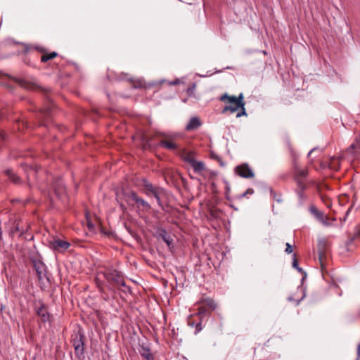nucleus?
<instances>
[{
	"label": "nucleus",
	"mask_w": 360,
	"mask_h": 360,
	"mask_svg": "<svg viewBox=\"0 0 360 360\" xmlns=\"http://www.w3.org/2000/svg\"><path fill=\"white\" fill-rule=\"evenodd\" d=\"M245 193L248 195H251V194H253L254 193V190L252 188H248L247 189V191H245Z\"/></svg>",
	"instance_id": "56"
},
{
	"label": "nucleus",
	"mask_w": 360,
	"mask_h": 360,
	"mask_svg": "<svg viewBox=\"0 0 360 360\" xmlns=\"http://www.w3.org/2000/svg\"><path fill=\"white\" fill-rule=\"evenodd\" d=\"M324 204L326 205L327 207L330 208L332 206V202L330 200L329 201H326Z\"/></svg>",
	"instance_id": "54"
},
{
	"label": "nucleus",
	"mask_w": 360,
	"mask_h": 360,
	"mask_svg": "<svg viewBox=\"0 0 360 360\" xmlns=\"http://www.w3.org/2000/svg\"><path fill=\"white\" fill-rule=\"evenodd\" d=\"M178 175H181V173L178 172L173 173L170 177V181L175 188L178 191H181V180Z\"/></svg>",
	"instance_id": "23"
},
{
	"label": "nucleus",
	"mask_w": 360,
	"mask_h": 360,
	"mask_svg": "<svg viewBox=\"0 0 360 360\" xmlns=\"http://www.w3.org/2000/svg\"><path fill=\"white\" fill-rule=\"evenodd\" d=\"M46 279L48 282H50V278L47 275H46Z\"/></svg>",
	"instance_id": "64"
},
{
	"label": "nucleus",
	"mask_w": 360,
	"mask_h": 360,
	"mask_svg": "<svg viewBox=\"0 0 360 360\" xmlns=\"http://www.w3.org/2000/svg\"><path fill=\"white\" fill-rule=\"evenodd\" d=\"M226 183V188H225V192H227V193H230V186L228 184V182L225 181Z\"/></svg>",
	"instance_id": "51"
},
{
	"label": "nucleus",
	"mask_w": 360,
	"mask_h": 360,
	"mask_svg": "<svg viewBox=\"0 0 360 360\" xmlns=\"http://www.w3.org/2000/svg\"><path fill=\"white\" fill-rule=\"evenodd\" d=\"M229 206L233 208L234 210H238V208L233 204V203H230L229 204Z\"/></svg>",
	"instance_id": "61"
},
{
	"label": "nucleus",
	"mask_w": 360,
	"mask_h": 360,
	"mask_svg": "<svg viewBox=\"0 0 360 360\" xmlns=\"http://www.w3.org/2000/svg\"><path fill=\"white\" fill-rule=\"evenodd\" d=\"M41 168V166H38L37 165L34 166V170L36 172H38Z\"/></svg>",
	"instance_id": "60"
},
{
	"label": "nucleus",
	"mask_w": 360,
	"mask_h": 360,
	"mask_svg": "<svg viewBox=\"0 0 360 360\" xmlns=\"http://www.w3.org/2000/svg\"><path fill=\"white\" fill-rule=\"evenodd\" d=\"M10 78H11L13 80H14L18 85L22 86L24 89H28V90H32V91H43V88L38 86L35 83L31 82L30 81L25 80L24 79H20L16 77H13L10 75H8Z\"/></svg>",
	"instance_id": "12"
},
{
	"label": "nucleus",
	"mask_w": 360,
	"mask_h": 360,
	"mask_svg": "<svg viewBox=\"0 0 360 360\" xmlns=\"http://www.w3.org/2000/svg\"><path fill=\"white\" fill-rule=\"evenodd\" d=\"M180 82H181L180 79L176 78V79H174L173 81L169 82V85H177V84H180Z\"/></svg>",
	"instance_id": "48"
},
{
	"label": "nucleus",
	"mask_w": 360,
	"mask_h": 360,
	"mask_svg": "<svg viewBox=\"0 0 360 360\" xmlns=\"http://www.w3.org/2000/svg\"><path fill=\"white\" fill-rule=\"evenodd\" d=\"M188 152L186 151V150L185 148H182V149H180L178 152H177V155H179L181 159L183 160V158L184 155H186V153Z\"/></svg>",
	"instance_id": "40"
},
{
	"label": "nucleus",
	"mask_w": 360,
	"mask_h": 360,
	"mask_svg": "<svg viewBox=\"0 0 360 360\" xmlns=\"http://www.w3.org/2000/svg\"><path fill=\"white\" fill-rule=\"evenodd\" d=\"M153 139V136H148L146 134L141 133L140 134V141L141 143L150 141Z\"/></svg>",
	"instance_id": "34"
},
{
	"label": "nucleus",
	"mask_w": 360,
	"mask_h": 360,
	"mask_svg": "<svg viewBox=\"0 0 360 360\" xmlns=\"http://www.w3.org/2000/svg\"><path fill=\"white\" fill-rule=\"evenodd\" d=\"M48 91L49 90L46 89V128L48 127V124H50L53 127H56V126L53 124L52 121L49 120V117L55 116L59 110L53 100L47 95Z\"/></svg>",
	"instance_id": "8"
},
{
	"label": "nucleus",
	"mask_w": 360,
	"mask_h": 360,
	"mask_svg": "<svg viewBox=\"0 0 360 360\" xmlns=\"http://www.w3.org/2000/svg\"><path fill=\"white\" fill-rule=\"evenodd\" d=\"M315 150V148L312 149L311 150H310V152L309 153L308 155L309 156L312 153L313 151Z\"/></svg>",
	"instance_id": "63"
},
{
	"label": "nucleus",
	"mask_w": 360,
	"mask_h": 360,
	"mask_svg": "<svg viewBox=\"0 0 360 360\" xmlns=\"http://www.w3.org/2000/svg\"><path fill=\"white\" fill-rule=\"evenodd\" d=\"M36 49H37L40 52L43 53V54L41 56V61L42 63H45V60H46V58H45V49L44 48H40V49L36 48Z\"/></svg>",
	"instance_id": "42"
},
{
	"label": "nucleus",
	"mask_w": 360,
	"mask_h": 360,
	"mask_svg": "<svg viewBox=\"0 0 360 360\" xmlns=\"http://www.w3.org/2000/svg\"><path fill=\"white\" fill-rule=\"evenodd\" d=\"M234 172L240 177L250 179L255 176L253 171L250 169L248 163H243L238 165L234 169Z\"/></svg>",
	"instance_id": "11"
},
{
	"label": "nucleus",
	"mask_w": 360,
	"mask_h": 360,
	"mask_svg": "<svg viewBox=\"0 0 360 360\" xmlns=\"http://www.w3.org/2000/svg\"><path fill=\"white\" fill-rule=\"evenodd\" d=\"M87 226H88V228H89V230H91V229H94L93 224L91 221H88Z\"/></svg>",
	"instance_id": "57"
},
{
	"label": "nucleus",
	"mask_w": 360,
	"mask_h": 360,
	"mask_svg": "<svg viewBox=\"0 0 360 360\" xmlns=\"http://www.w3.org/2000/svg\"><path fill=\"white\" fill-rule=\"evenodd\" d=\"M4 173L13 183H14L15 184H20L21 180H20V177L18 175H16L15 173H13L11 169H8L4 171Z\"/></svg>",
	"instance_id": "24"
},
{
	"label": "nucleus",
	"mask_w": 360,
	"mask_h": 360,
	"mask_svg": "<svg viewBox=\"0 0 360 360\" xmlns=\"http://www.w3.org/2000/svg\"><path fill=\"white\" fill-rule=\"evenodd\" d=\"M139 352L143 359L146 360H155L153 354L151 353L148 347L141 345L139 349Z\"/></svg>",
	"instance_id": "18"
},
{
	"label": "nucleus",
	"mask_w": 360,
	"mask_h": 360,
	"mask_svg": "<svg viewBox=\"0 0 360 360\" xmlns=\"http://www.w3.org/2000/svg\"><path fill=\"white\" fill-rule=\"evenodd\" d=\"M159 146L170 150H174L179 148V146L176 143L166 139L160 140L159 142Z\"/></svg>",
	"instance_id": "20"
},
{
	"label": "nucleus",
	"mask_w": 360,
	"mask_h": 360,
	"mask_svg": "<svg viewBox=\"0 0 360 360\" xmlns=\"http://www.w3.org/2000/svg\"><path fill=\"white\" fill-rule=\"evenodd\" d=\"M238 110H239V112L237 113V115H236L237 117H240L242 116H247L245 105L240 107Z\"/></svg>",
	"instance_id": "36"
},
{
	"label": "nucleus",
	"mask_w": 360,
	"mask_h": 360,
	"mask_svg": "<svg viewBox=\"0 0 360 360\" xmlns=\"http://www.w3.org/2000/svg\"><path fill=\"white\" fill-rule=\"evenodd\" d=\"M292 245L290 244V243H286V248H285V252L287 253V254H290L292 252Z\"/></svg>",
	"instance_id": "44"
},
{
	"label": "nucleus",
	"mask_w": 360,
	"mask_h": 360,
	"mask_svg": "<svg viewBox=\"0 0 360 360\" xmlns=\"http://www.w3.org/2000/svg\"><path fill=\"white\" fill-rule=\"evenodd\" d=\"M108 283V289L112 292H115V290H120L121 285H124V277L123 274L116 269H107L105 271L101 272Z\"/></svg>",
	"instance_id": "2"
},
{
	"label": "nucleus",
	"mask_w": 360,
	"mask_h": 360,
	"mask_svg": "<svg viewBox=\"0 0 360 360\" xmlns=\"http://www.w3.org/2000/svg\"><path fill=\"white\" fill-rule=\"evenodd\" d=\"M46 321L49 322L50 326L53 323V316L46 312Z\"/></svg>",
	"instance_id": "45"
},
{
	"label": "nucleus",
	"mask_w": 360,
	"mask_h": 360,
	"mask_svg": "<svg viewBox=\"0 0 360 360\" xmlns=\"http://www.w3.org/2000/svg\"><path fill=\"white\" fill-rule=\"evenodd\" d=\"M71 342L75 349V354L79 360H83L85 357L86 336L82 330L79 328L77 333L72 335Z\"/></svg>",
	"instance_id": "3"
},
{
	"label": "nucleus",
	"mask_w": 360,
	"mask_h": 360,
	"mask_svg": "<svg viewBox=\"0 0 360 360\" xmlns=\"http://www.w3.org/2000/svg\"><path fill=\"white\" fill-rule=\"evenodd\" d=\"M217 308V304L213 299L206 298L203 300L198 308V314L202 316H207L214 311Z\"/></svg>",
	"instance_id": "7"
},
{
	"label": "nucleus",
	"mask_w": 360,
	"mask_h": 360,
	"mask_svg": "<svg viewBox=\"0 0 360 360\" xmlns=\"http://www.w3.org/2000/svg\"><path fill=\"white\" fill-rule=\"evenodd\" d=\"M68 79H69V75H65L63 78H61L58 81V82L60 83V85L62 87H63L65 85H66L68 84Z\"/></svg>",
	"instance_id": "37"
},
{
	"label": "nucleus",
	"mask_w": 360,
	"mask_h": 360,
	"mask_svg": "<svg viewBox=\"0 0 360 360\" xmlns=\"http://www.w3.org/2000/svg\"><path fill=\"white\" fill-rule=\"evenodd\" d=\"M178 177L181 180V186H182L185 190H188V181L182 176L181 174V175H178Z\"/></svg>",
	"instance_id": "32"
},
{
	"label": "nucleus",
	"mask_w": 360,
	"mask_h": 360,
	"mask_svg": "<svg viewBox=\"0 0 360 360\" xmlns=\"http://www.w3.org/2000/svg\"><path fill=\"white\" fill-rule=\"evenodd\" d=\"M271 194L273 197L274 200H276L277 202H281L282 201V195L281 194H277L272 189L271 190Z\"/></svg>",
	"instance_id": "35"
},
{
	"label": "nucleus",
	"mask_w": 360,
	"mask_h": 360,
	"mask_svg": "<svg viewBox=\"0 0 360 360\" xmlns=\"http://www.w3.org/2000/svg\"><path fill=\"white\" fill-rule=\"evenodd\" d=\"M225 198L229 202L232 201L231 198L229 196V193H227V192H225Z\"/></svg>",
	"instance_id": "52"
},
{
	"label": "nucleus",
	"mask_w": 360,
	"mask_h": 360,
	"mask_svg": "<svg viewBox=\"0 0 360 360\" xmlns=\"http://www.w3.org/2000/svg\"><path fill=\"white\" fill-rule=\"evenodd\" d=\"M142 193L148 197L158 195V194H165V193L163 188L153 184L146 179L142 180Z\"/></svg>",
	"instance_id": "5"
},
{
	"label": "nucleus",
	"mask_w": 360,
	"mask_h": 360,
	"mask_svg": "<svg viewBox=\"0 0 360 360\" xmlns=\"http://www.w3.org/2000/svg\"><path fill=\"white\" fill-rule=\"evenodd\" d=\"M46 245L55 252L63 253L70 248V243L58 237L53 236Z\"/></svg>",
	"instance_id": "4"
},
{
	"label": "nucleus",
	"mask_w": 360,
	"mask_h": 360,
	"mask_svg": "<svg viewBox=\"0 0 360 360\" xmlns=\"http://www.w3.org/2000/svg\"><path fill=\"white\" fill-rule=\"evenodd\" d=\"M195 160V153L193 151H189L183 158V161L186 163L191 164L192 161Z\"/></svg>",
	"instance_id": "25"
},
{
	"label": "nucleus",
	"mask_w": 360,
	"mask_h": 360,
	"mask_svg": "<svg viewBox=\"0 0 360 360\" xmlns=\"http://www.w3.org/2000/svg\"><path fill=\"white\" fill-rule=\"evenodd\" d=\"M265 349V345H259L257 348H255L254 354H255L256 351L258 350L259 352L263 351Z\"/></svg>",
	"instance_id": "46"
},
{
	"label": "nucleus",
	"mask_w": 360,
	"mask_h": 360,
	"mask_svg": "<svg viewBox=\"0 0 360 360\" xmlns=\"http://www.w3.org/2000/svg\"><path fill=\"white\" fill-rule=\"evenodd\" d=\"M248 194L245 192H244L243 193H242L240 195H236L234 198L235 199H240V198L245 197Z\"/></svg>",
	"instance_id": "50"
},
{
	"label": "nucleus",
	"mask_w": 360,
	"mask_h": 360,
	"mask_svg": "<svg viewBox=\"0 0 360 360\" xmlns=\"http://www.w3.org/2000/svg\"><path fill=\"white\" fill-rule=\"evenodd\" d=\"M328 250L329 245L327 240L323 238L319 240L317 243V253L320 265L322 268L324 266V262L327 258Z\"/></svg>",
	"instance_id": "9"
},
{
	"label": "nucleus",
	"mask_w": 360,
	"mask_h": 360,
	"mask_svg": "<svg viewBox=\"0 0 360 360\" xmlns=\"http://www.w3.org/2000/svg\"><path fill=\"white\" fill-rule=\"evenodd\" d=\"M309 212L323 225H330V224L328 222L329 218L326 216L323 212L320 211L315 205H311L309 206Z\"/></svg>",
	"instance_id": "14"
},
{
	"label": "nucleus",
	"mask_w": 360,
	"mask_h": 360,
	"mask_svg": "<svg viewBox=\"0 0 360 360\" xmlns=\"http://www.w3.org/2000/svg\"><path fill=\"white\" fill-rule=\"evenodd\" d=\"M35 310L37 314L41 316V321H43V318L45 317V305L41 304L39 307H35Z\"/></svg>",
	"instance_id": "30"
},
{
	"label": "nucleus",
	"mask_w": 360,
	"mask_h": 360,
	"mask_svg": "<svg viewBox=\"0 0 360 360\" xmlns=\"http://www.w3.org/2000/svg\"><path fill=\"white\" fill-rule=\"evenodd\" d=\"M292 266L295 269H297L299 267V266H298V260L297 259V256H296L295 254L293 255V259H292Z\"/></svg>",
	"instance_id": "41"
},
{
	"label": "nucleus",
	"mask_w": 360,
	"mask_h": 360,
	"mask_svg": "<svg viewBox=\"0 0 360 360\" xmlns=\"http://www.w3.org/2000/svg\"><path fill=\"white\" fill-rule=\"evenodd\" d=\"M33 266L39 281H41L43 275H45V264L40 260L33 261Z\"/></svg>",
	"instance_id": "16"
},
{
	"label": "nucleus",
	"mask_w": 360,
	"mask_h": 360,
	"mask_svg": "<svg viewBox=\"0 0 360 360\" xmlns=\"http://www.w3.org/2000/svg\"><path fill=\"white\" fill-rule=\"evenodd\" d=\"M122 195L124 198V200L128 203V205H132V206H134V204H131L130 202V201H133L134 202L139 196L137 193L134 191H122Z\"/></svg>",
	"instance_id": "19"
},
{
	"label": "nucleus",
	"mask_w": 360,
	"mask_h": 360,
	"mask_svg": "<svg viewBox=\"0 0 360 360\" xmlns=\"http://www.w3.org/2000/svg\"><path fill=\"white\" fill-rule=\"evenodd\" d=\"M202 124V122L199 117H193L190 119L188 124H186L185 129L187 131H194L198 129Z\"/></svg>",
	"instance_id": "17"
},
{
	"label": "nucleus",
	"mask_w": 360,
	"mask_h": 360,
	"mask_svg": "<svg viewBox=\"0 0 360 360\" xmlns=\"http://www.w3.org/2000/svg\"><path fill=\"white\" fill-rule=\"evenodd\" d=\"M121 287L123 288V289H122V290L125 292V293H127V292H129L131 293V288L129 286H128L126 283L124 282V285H121Z\"/></svg>",
	"instance_id": "43"
},
{
	"label": "nucleus",
	"mask_w": 360,
	"mask_h": 360,
	"mask_svg": "<svg viewBox=\"0 0 360 360\" xmlns=\"http://www.w3.org/2000/svg\"><path fill=\"white\" fill-rule=\"evenodd\" d=\"M95 283H96V287L98 288L99 291L102 293V294H105V290H104V285H105V282L104 281H102L98 277H96L95 279Z\"/></svg>",
	"instance_id": "26"
},
{
	"label": "nucleus",
	"mask_w": 360,
	"mask_h": 360,
	"mask_svg": "<svg viewBox=\"0 0 360 360\" xmlns=\"http://www.w3.org/2000/svg\"><path fill=\"white\" fill-rule=\"evenodd\" d=\"M48 198L49 207L51 209L56 208L60 204L64 203L65 199L67 198V193L63 179L60 176L53 179Z\"/></svg>",
	"instance_id": "1"
},
{
	"label": "nucleus",
	"mask_w": 360,
	"mask_h": 360,
	"mask_svg": "<svg viewBox=\"0 0 360 360\" xmlns=\"http://www.w3.org/2000/svg\"><path fill=\"white\" fill-rule=\"evenodd\" d=\"M296 269L302 274V280H304L307 277V273L300 266Z\"/></svg>",
	"instance_id": "47"
},
{
	"label": "nucleus",
	"mask_w": 360,
	"mask_h": 360,
	"mask_svg": "<svg viewBox=\"0 0 360 360\" xmlns=\"http://www.w3.org/2000/svg\"><path fill=\"white\" fill-rule=\"evenodd\" d=\"M151 148H152V146L150 144V141H147V142L141 143V149L143 150H150Z\"/></svg>",
	"instance_id": "39"
},
{
	"label": "nucleus",
	"mask_w": 360,
	"mask_h": 360,
	"mask_svg": "<svg viewBox=\"0 0 360 360\" xmlns=\"http://www.w3.org/2000/svg\"><path fill=\"white\" fill-rule=\"evenodd\" d=\"M357 355H358V358H360V344L358 345V347H357Z\"/></svg>",
	"instance_id": "59"
},
{
	"label": "nucleus",
	"mask_w": 360,
	"mask_h": 360,
	"mask_svg": "<svg viewBox=\"0 0 360 360\" xmlns=\"http://www.w3.org/2000/svg\"><path fill=\"white\" fill-rule=\"evenodd\" d=\"M188 324L191 326H195V333L200 332L202 330L201 316L198 314L191 315L188 319Z\"/></svg>",
	"instance_id": "15"
},
{
	"label": "nucleus",
	"mask_w": 360,
	"mask_h": 360,
	"mask_svg": "<svg viewBox=\"0 0 360 360\" xmlns=\"http://www.w3.org/2000/svg\"><path fill=\"white\" fill-rule=\"evenodd\" d=\"M236 101L237 102L236 108H235L236 109H239L240 107L245 105V102L244 101V96L242 93H240L238 95V96H236Z\"/></svg>",
	"instance_id": "27"
},
{
	"label": "nucleus",
	"mask_w": 360,
	"mask_h": 360,
	"mask_svg": "<svg viewBox=\"0 0 360 360\" xmlns=\"http://www.w3.org/2000/svg\"><path fill=\"white\" fill-rule=\"evenodd\" d=\"M190 165L193 169L194 172L197 174H201L205 169V164L202 161L194 160Z\"/></svg>",
	"instance_id": "22"
},
{
	"label": "nucleus",
	"mask_w": 360,
	"mask_h": 360,
	"mask_svg": "<svg viewBox=\"0 0 360 360\" xmlns=\"http://www.w3.org/2000/svg\"><path fill=\"white\" fill-rule=\"evenodd\" d=\"M120 205L121 209H122L123 211H124V210L127 209L126 206H125L123 203H122V202H121V203L120 204Z\"/></svg>",
	"instance_id": "58"
},
{
	"label": "nucleus",
	"mask_w": 360,
	"mask_h": 360,
	"mask_svg": "<svg viewBox=\"0 0 360 360\" xmlns=\"http://www.w3.org/2000/svg\"><path fill=\"white\" fill-rule=\"evenodd\" d=\"M0 138L4 139V133L1 130H0Z\"/></svg>",
	"instance_id": "62"
},
{
	"label": "nucleus",
	"mask_w": 360,
	"mask_h": 360,
	"mask_svg": "<svg viewBox=\"0 0 360 360\" xmlns=\"http://www.w3.org/2000/svg\"><path fill=\"white\" fill-rule=\"evenodd\" d=\"M302 187V186H297V193L299 197L302 199L304 198V192L307 188V185H303V188Z\"/></svg>",
	"instance_id": "33"
},
{
	"label": "nucleus",
	"mask_w": 360,
	"mask_h": 360,
	"mask_svg": "<svg viewBox=\"0 0 360 360\" xmlns=\"http://www.w3.org/2000/svg\"><path fill=\"white\" fill-rule=\"evenodd\" d=\"M210 158L212 160H214L217 161L221 167L225 166V162L223 161L222 158L219 155L216 154L215 153L211 152L210 153Z\"/></svg>",
	"instance_id": "29"
},
{
	"label": "nucleus",
	"mask_w": 360,
	"mask_h": 360,
	"mask_svg": "<svg viewBox=\"0 0 360 360\" xmlns=\"http://www.w3.org/2000/svg\"><path fill=\"white\" fill-rule=\"evenodd\" d=\"M320 198H321V200H322V202L324 203L326 201H329L330 198L328 197H327L326 195H323V194H321L320 195Z\"/></svg>",
	"instance_id": "49"
},
{
	"label": "nucleus",
	"mask_w": 360,
	"mask_h": 360,
	"mask_svg": "<svg viewBox=\"0 0 360 360\" xmlns=\"http://www.w3.org/2000/svg\"><path fill=\"white\" fill-rule=\"evenodd\" d=\"M236 96H229L228 94L225 93L222 94L219 97V101L224 102L226 103L224 107L223 108L221 112L226 113V112L229 111L231 113L236 112L239 109H236Z\"/></svg>",
	"instance_id": "6"
},
{
	"label": "nucleus",
	"mask_w": 360,
	"mask_h": 360,
	"mask_svg": "<svg viewBox=\"0 0 360 360\" xmlns=\"http://www.w3.org/2000/svg\"><path fill=\"white\" fill-rule=\"evenodd\" d=\"M6 115V112L2 110H0V120H2Z\"/></svg>",
	"instance_id": "55"
},
{
	"label": "nucleus",
	"mask_w": 360,
	"mask_h": 360,
	"mask_svg": "<svg viewBox=\"0 0 360 360\" xmlns=\"http://www.w3.org/2000/svg\"><path fill=\"white\" fill-rule=\"evenodd\" d=\"M163 194H158V195H155L153 196L156 200H157V202L159 205V207L163 210V211H165L167 212V207H169L170 206L169 205H164L161 201V195H162Z\"/></svg>",
	"instance_id": "28"
},
{
	"label": "nucleus",
	"mask_w": 360,
	"mask_h": 360,
	"mask_svg": "<svg viewBox=\"0 0 360 360\" xmlns=\"http://www.w3.org/2000/svg\"><path fill=\"white\" fill-rule=\"evenodd\" d=\"M308 175L307 169H301L296 162L294 163V180L297 186L306 185L304 179ZM303 188V187H302Z\"/></svg>",
	"instance_id": "10"
},
{
	"label": "nucleus",
	"mask_w": 360,
	"mask_h": 360,
	"mask_svg": "<svg viewBox=\"0 0 360 360\" xmlns=\"http://www.w3.org/2000/svg\"><path fill=\"white\" fill-rule=\"evenodd\" d=\"M155 236L158 239H162L168 246L169 249L173 248V239L171 236L167 233V230L162 227H158Z\"/></svg>",
	"instance_id": "13"
},
{
	"label": "nucleus",
	"mask_w": 360,
	"mask_h": 360,
	"mask_svg": "<svg viewBox=\"0 0 360 360\" xmlns=\"http://www.w3.org/2000/svg\"><path fill=\"white\" fill-rule=\"evenodd\" d=\"M58 56V53L55 51H52L50 53H48L46 51V62L56 58Z\"/></svg>",
	"instance_id": "38"
},
{
	"label": "nucleus",
	"mask_w": 360,
	"mask_h": 360,
	"mask_svg": "<svg viewBox=\"0 0 360 360\" xmlns=\"http://www.w3.org/2000/svg\"><path fill=\"white\" fill-rule=\"evenodd\" d=\"M196 87L195 83H192L187 89H186V94L188 96H194L195 89Z\"/></svg>",
	"instance_id": "31"
},
{
	"label": "nucleus",
	"mask_w": 360,
	"mask_h": 360,
	"mask_svg": "<svg viewBox=\"0 0 360 360\" xmlns=\"http://www.w3.org/2000/svg\"><path fill=\"white\" fill-rule=\"evenodd\" d=\"M134 202L136 204L137 207L139 209L141 207L143 211L148 212L151 209L150 205L139 196H138Z\"/></svg>",
	"instance_id": "21"
},
{
	"label": "nucleus",
	"mask_w": 360,
	"mask_h": 360,
	"mask_svg": "<svg viewBox=\"0 0 360 360\" xmlns=\"http://www.w3.org/2000/svg\"><path fill=\"white\" fill-rule=\"evenodd\" d=\"M353 240H354V238H351L349 240H347L346 242V245L349 246V245H351L352 243Z\"/></svg>",
	"instance_id": "53"
}]
</instances>
